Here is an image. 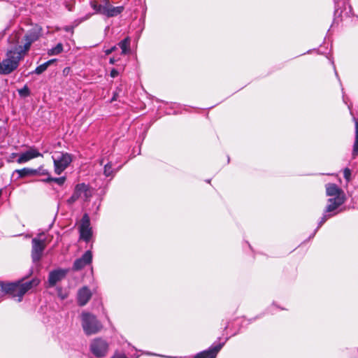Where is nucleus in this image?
Instances as JSON below:
<instances>
[{
  "instance_id": "nucleus-1",
  "label": "nucleus",
  "mask_w": 358,
  "mask_h": 358,
  "mask_svg": "<svg viewBox=\"0 0 358 358\" xmlns=\"http://www.w3.org/2000/svg\"><path fill=\"white\" fill-rule=\"evenodd\" d=\"M39 37L40 31L37 29L28 31L23 36L22 31L13 32L8 39L10 48L6 52V58L0 62V74L8 75L17 69L31 44Z\"/></svg>"
},
{
  "instance_id": "nucleus-2",
  "label": "nucleus",
  "mask_w": 358,
  "mask_h": 358,
  "mask_svg": "<svg viewBox=\"0 0 358 358\" xmlns=\"http://www.w3.org/2000/svg\"><path fill=\"white\" fill-rule=\"evenodd\" d=\"M40 282L37 278L24 282H15L6 283L7 294H10L13 297H18L17 301H21L22 296L31 289L36 287Z\"/></svg>"
},
{
  "instance_id": "nucleus-3",
  "label": "nucleus",
  "mask_w": 358,
  "mask_h": 358,
  "mask_svg": "<svg viewBox=\"0 0 358 358\" xmlns=\"http://www.w3.org/2000/svg\"><path fill=\"white\" fill-rule=\"evenodd\" d=\"M55 173L60 175L72 162L73 155L65 152H55L52 156Z\"/></svg>"
},
{
  "instance_id": "nucleus-4",
  "label": "nucleus",
  "mask_w": 358,
  "mask_h": 358,
  "mask_svg": "<svg viewBox=\"0 0 358 358\" xmlns=\"http://www.w3.org/2000/svg\"><path fill=\"white\" fill-rule=\"evenodd\" d=\"M82 327L87 335L96 334L102 329V324L96 316L89 313H83L81 315Z\"/></svg>"
},
{
  "instance_id": "nucleus-5",
  "label": "nucleus",
  "mask_w": 358,
  "mask_h": 358,
  "mask_svg": "<svg viewBox=\"0 0 358 358\" xmlns=\"http://www.w3.org/2000/svg\"><path fill=\"white\" fill-rule=\"evenodd\" d=\"M92 195V191L88 185L85 183L78 184L74 189L71 196L68 199V203L72 204L78 199L87 201Z\"/></svg>"
},
{
  "instance_id": "nucleus-6",
  "label": "nucleus",
  "mask_w": 358,
  "mask_h": 358,
  "mask_svg": "<svg viewBox=\"0 0 358 358\" xmlns=\"http://www.w3.org/2000/svg\"><path fill=\"white\" fill-rule=\"evenodd\" d=\"M90 350L96 357H103L108 350V343L101 338L94 339L90 343Z\"/></svg>"
},
{
  "instance_id": "nucleus-7",
  "label": "nucleus",
  "mask_w": 358,
  "mask_h": 358,
  "mask_svg": "<svg viewBox=\"0 0 358 358\" xmlns=\"http://www.w3.org/2000/svg\"><path fill=\"white\" fill-rule=\"evenodd\" d=\"M80 238L86 242L90 241L92 236V228L90 227V220L89 215H83L79 226Z\"/></svg>"
},
{
  "instance_id": "nucleus-8",
  "label": "nucleus",
  "mask_w": 358,
  "mask_h": 358,
  "mask_svg": "<svg viewBox=\"0 0 358 358\" xmlns=\"http://www.w3.org/2000/svg\"><path fill=\"white\" fill-rule=\"evenodd\" d=\"M45 248V239L34 238L32 239L31 257L34 262L41 259L42 253Z\"/></svg>"
},
{
  "instance_id": "nucleus-9",
  "label": "nucleus",
  "mask_w": 358,
  "mask_h": 358,
  "mask_svg": "<svg viewBox=\"0 0 358 358\" xmlns=\"http://www.w3.org/2000/svg\"><path fill=\"white\" fill-rule=\"evenodd\" d=\"M43 156V154L39 152L36 148L31 147L26 152L20 154L16 162L18 164H24L32 159Z\"/></svg>"
},
{
  "instance_id": "nucleus-10",
  "label": "nucleus",
  "mask_w": 358,
  "mask_h": 358,
  "mask_svg": "<svg viewBox=\"0 0 358 358\" xmlns=\"http://www.w3.org/2000/svg\"><path fill=\"white\" fill-rule=\"evenodd\" d=\"M345 201L344 196L334 197L328 199V204L324 211L326 213L332 214V216L338 213L337 209Z\"/></svg>"
},
{
  "instance_id": "nucleus-11",
  "label": "nucleus",
  "mask_w": 358,
  "mask_h": 358,
  "mask_svg": "<svg viewBox=\"0 0 358 358\" xmlns=\"http://www.w3.org/2000/svg\"><path fill=\"white\" fill-rule=\"evenodd\" d=\"M92 260V254L90 250L86 251L80 258L75 260L73 269L74 271H79L87 265L91 264Z\"/></svg>"
},
{
  "instance_id": "nucleus-12",
  "label": "nucleus",
  "mask_w": 358,
  "mask_h": 358,
  "mask_svg": "<svg viewBox=\"0 0 358 358\" xmlns=\"http://www.w3.org/2000/svg\"><path fill=\"white\" fill-rule=\"evenodd\" d=\"M223 345L224 343L213 345L207 350L196 354L194 358H215Z\"/></svg>"
},
{
  "instance_id": "nucleus-13",
  "label": "nucleus",
  "mask_w": 358,
  "mask_h": 358,
  "mask_svg": "<svg viewBox=\"0 0 358 358\" xmlns=\"http://www.w3.org/2000/svg\"><path fill=\"white\" fill-rule=\"evenodd\" d=\"M335 4V15L341 16L344 11H346V14L351 12V6L348 4V0H334Z\"/></svg>"
},
{
  "instance_id": "nucleus-14",
  "label": "nucleus",
  "mask_w": 358,
  "mask_h": 358,
  "mask_svg": "<svg viewBox=\"0 0 358 358\" xmlns=\"http://www.w3.org/2000/svg\"><path fill=\"white\" fill-rule=\"evenodd\" d=\"M91 297L92 292L90 289L86 286L83 287L78 292L77 300L78 305L80 306L86 305Z\"/></svg>"
},
{
  "instance_id": "nucleus-15",
  "label": "nucleus",
  "mask_w": 358,
  "mask_h": 358,
  "mask_svg": "<svg viewBox=\"0 0 358 358\" xmlns=\"http://www.w3.org/2000/svg\"><path fill=\"white\" fill-rule=\"evenodd\" d=\"M66 271L57 269L51 271L48 276V282L50 287L55 286L57 282L62 280L66 275Z\"/></svg>"
},
{
  "instance_id": "nucleus-16",
  "label": "nucleus",
  "mask_w": 358,
  "mask_h": 358,
  "mask_svg": "<svg viewBox=\"0 0 358 358\" xmlns=\"http://www.w3.org/2000/svg\"><path fill=\"white\" fill-rule=\"evenodd\" d=\"M327 195L329 196H344L343 192L336 184L328 183L326 185Z\"/></svg>"
},
{
  "instance_id": "nucleus-17",
  "label": "nucleus",
  "mask_w": 358,
  "mask_h": 358,
  "mask_svg": "<svg viewBox=\"0 0 358 358\" xmlns=\"http://www.w3.org/2000/svg\"><path fill=\"white\" fill-rule=\"evenodd\" d=\"M131 39L129 37H126L122 41L118 43V46L122 50V55H127L130 52Z\"/></svg>"
},
{
  "instance_id": "nucleus-18",
  "label": "nucleus",
  "mask_w": 358,
  "mask_h": 358,
  "mask_svg": "<svg viewBox=\"0 0 358 358\" xmlns=\"http://www.w3.org/2000/svg\"><path fill=\"white\" fill-rule=\"evenodd\" d=\"M355 124V138L352 149V158H355L358 155V119L353 118Z\"/></svg>"
},
{
  "instance_id": "nucleus-19",
  "label": "nucleus",
  "mask_w": 358,
  "mask_h": 358,
  "mask_svg": "<svg viewBox=\"0 0 358 358\" xmlns=\"http://www.w3.org/2000/svg\"><path fill=\"white\" fill-rule=\"evenodd\" d=\"M14 173L18 175V178H24L28 176H36V171L33 169L23 168L22 169H17L14 171Z\"/></svg>"
},
{
  "instance_id": "nucleus-20",
  "label": "nucleus",
  "mask_w": 358,
  "mask_h": 358,
  "mask_svg": "<svg viewBox=\"0 0 358 358\" xmlns=\"http://www.w3.org/2000/svg\"><path fill=\"white\" fill-rule=\"evenodd\" d=\"M124 10V7L120 6H111L110 7L108 10H106V14L105 15L108 17H113L117 16Z\"/></svg>"
},
{
  "instance_id": "nucleus-21",
  "label": "nucleus",
  "mask_w": 358,
  "mask_h": 358,
  "mask_svg": "<svg viewBox=\"0 0 358 358\" xmlns=\"http://www.w3.org/2000/svg\"><path fill=\"white\" fill-rule=\"evenodd\" d=\"M55 61H56V59H50V60L47 61L46 62L39 65L38 66H37L35 69V70L31 73H35V74H37V75L41 74L45 71H46L48 67L50 65H51L52 63H54Z\"/></svg>"
},
{
  "instance_id": "nucleus-22",
  "label": "nucleus",
  "mask_w": 358,
  "mask_h": 358,
  "mask_svg": "<svg viewBox=\"0 0 358 358\" xmlns=\"http://www.w3.org/2000/svg\"><path fill=\"white\" fill-rule=\"evenodd\" d=\"M116 171H115L112 168L111 162H108L107 164H106L104 165L103 174H104L105 176H106V177H113Z\"/></svg>"
},
{
  "instance_id": "nucleus-23",
  "label": "nucleus",
  "mask_w": 358,
  "mask_h": 358,
  "mask_svg": "<svg viewBox=\"0 0 358 358\" xmlns=\"http://www.w3.org/2000/svg\"><path fill=\"white\" fill-rule=\"evenodd\" d=\"M63 51V45L61 43L57 44L55 47L48 50V55H57Z\"/></svg>"
},
{
  "instance_id": "nucleus-24",
  "label": "nucleus",
  "mask_w": 358,
  "mask_h": 358,
  "mask_svg": "<svg viewBox=\"0 0 358 358\" xmlns=\"http://www.w3.org/2000/svg\"><path fill=\"white\" fill-rule=\"evenodd\" d=\"M43 181L45 182H55L61 186L65 182L66 177L52 178L51 176H48L46 179H44Z\"/></svg>"
},
{
  "instance_id": "nucleus-25",
  "label": "nucleus",
  "mask_w": 358,
  "mask_h": 358,
  "mask_svg": "<svg viewBox=\"0 0 358 358\" xmlns=\"http://www.w3.org/2000/svg\"><path fill=\"white\" fill-rule=\"evenodd\" d=\"M91 7L94 10V13H99L103 15L102 5L101 2L99 3L96 1H90Z\"/></svg>"
},
{
  "instance_id": "nucleus-26",
  "label": "nucleus",
  "mask_w": 358,
  "mask_h": 358,
  "mask_svg": "<svg viewBox=\"0 0 358 358\" xmlns=\"http://www.w3.org/2000/svg\"><path fill=\"white\" fill-rule=\"evenodd\" d=\"M331 217H332V214H329V213H326V211H324V213H323V215L322 217H321V220H320L319 223H318V226L317 227V229L315 230L314 233H313V236L315 234L316 231L318 230V229L320 227H322V225L328 220Z\"/></svg>"
},
{
  "instance_id": "nucleus-27",
  "label": "nucleus",
  "mask_w": 358,
  "mask_h": 358,
  "mask_svg": "<svg viewBox=\"0 0 358 358\" xmlns=\"http://www.w3.org/2000/svg\"><path fill=\"white\" fill-rule=\"evenodd\" d=\"M17 92L21 97H27L30 95V90L27 85H24L22 88L17 90Z\"/></svg>"
},
{
  "instance_id": "nucleus-28",
  "label": "nucleus",
  "mask_w": 358,
  "mask_h": 358,
  "mask_svg": "<svg viewBox=\"0 0 358 358\" xmlns=\"http://www.w3.org/2000/svg\"><path fill=\"white\" fill-rule=\"evenodd\" d=\"M101 2L102 5L103 15H105L106 14V10H108L110 7L112 6L109 0H101Z\"/></svg>"
},
{
  "instance_id": "nucleus-29",
  "label": "nucleus",
  "mask_w": 358,
  "mask_h": 358,
  "mask_svg": "<svg viewBox=\"0 0 358 358\" xmlns=\"http://www.w3.org/2000/svg\"><path fill=\"white\" fill-rule=\"evenodd\" d=\"M36 171V175L41 176H50L49 172L47 169H45L43 167L41 166L37 169H34Z\"/></svg>"
},
{
  "instance_id": "nucleus-30",
  "label": "nucleus",
  "mask_w": 358,
  "mask_h": 358,
  "mask_svg": "<svg viewBox=\"0 0 358 358\" xmlns=\"http://www.w3.org/2000/svg\"><path fill=\"white\" fill-rule=\"evenodd\" d=\"M7 294L6 283L0 282V297Z\"/></svg>"
},
{
  "instance_id": "nucleus-31",
  "label": "nucleus",
  "mask_w": 358,
  "mask_h": 358,
  "mask_svg": "<svg viewBox=\"0 0 358 358\" xmlns=\"http://www.w3.org/2000/svg\"><path fill=\"white\" fill-rule=\"evenodd\" d=\"M343 176H344V178H345V180L347 181H350V176H351V171L350 169L348 168H345L343 171Z\"/></svg>"
},
{
  "instance_id": "nucleus-32",
  "label": "nucleus",
  "mask_w": 358,
  "mask_h": 358,
  "mask_svg": "<svg viewBox=\"0 0 358 358\" xmlns=\"http://www.w3.org/2000/svg\"><path fill=\"white\" fill-rule=\"evenodd\" d=\"M111 358H128L124 353L115 352Z\"/></svg>"
},
{
  "instance_id": "nucleus-33",
  "label": "nucleus",
  "mask_w": 358,
  "mask_h": 358,
  "mask_svg": "<svg viewBox=\"0 0 358 358\" xmlns=\"http://www.w3.org/2000/svg\"><path fill=\"white\" fill-rule=\"evenodd\" d=\"M116 50H117V47L115 45H114V46L111 47L109 49L105 50L104 52H105L106 55H110L113 52H114Z\"/></svg>"
},
{
  "instance_id": "nucleus-34",
  "label": "nucleus",
  "mask_w": 358,
  "mask_h": 358,
  "mask_svg": "<svg viewBox=\"0 0 358 358\" xmlns=\"http://www.w3.org/2000/svg\"><path fill=\"white\" fill-rule=\"evenodd\" d=\"M119 75V72L117 69H113L111 71H110V76L112 77V78H115L117 77V76Z\"/></svg>"
},
{
  "instance_id": "nucleus-35",
  "label": "nucleus",
  "mask_w": 358,
  "mask_h": 358,
  "mask_svg": "<svg viewBox=\"0 0 358 358\" xmlns=\"http://www.w3.org/2000/svg\"><path fill=\"white\" fill-rule=\"evenodd\" d=\"M91 16H92V14H90V13L87 14L84 17H82L80 20H78V23H80L85 20H88Z\"/></svg>"
},
{
  "instance_id": "nucleus-36",
  "label": "nucleus",
  "mask_w": 358,
  "mask_h": 358,
  "mask_svg": "<svg viewBox=\"0 0 358 358\" xmlns=\"http://www.w3.org/2000/svg\"><path fill=\"white\" fill-rule=\"evenodd\" d=\"M117 61V59H115L114 57H111L109 59V63L110 64H114L115 63V62Z\"/></svg>"
},
{
  "instance_id": "nucleus-37",
  "label": "nucleus",
  "mask_w": 358,
  "mask_h": 358,
  "mask_svg": "<svg viewBox=\"0 0 358 358\" xmlns=\"http://www.w3.org/2000/svg\"><path fill=\"white\" fill-rule=\"evenodd\" d=\"M17 156L19 157V155L17 153H12L10 156V159H13L15 157H16Z\"/></svg>"
},
{
  "instance_id": "nucleus-38",
  "label": "nucleus",
  "mask_w": 358,
  "mask_h": 358,
  "mask_svg": "<svg viewBox=\"0 0 358 358\" xmlns=\"http://www.w3.org/2000/svg\"><path fill=\"white\" fill-rule=\"evenodd\" d=\"M115 100H116V94H115L113 95V98L111 99L110 102H113V101H115Z\"/></svg>"
},
{
  "instance_id": "nucleus-39",
  "label": "nucleus",
  "mask_w": 358,
  "mask_h": 358,
  "mask_svg": "<svg viewBox=\"0 0 358 358\" xmlns=\"http://www.w3.org/2000/svg\"><path fill=\"white\" fill-rule=\"evenodd\" d=\"M48 152H49V150L48 149H45L44 153H48Z\"/></svg>"
},
{
  "instance_id": "nucleus-40",
  "label": "nucleus",
  "mask_w": 358,
  "mask_h": 358,
  "mask_svg": "<svg viewBox=\"0 0 358 358\" xmlns=\"http://www.w3.org/2000/svg\"><path fill=\"white\" fill-rule=\"evenodd\" d=\"M335 74H336V76L338 77V73H337V72H336V71H335Z\"/></svg>"
},
{
  "instance_id": "nucleus-41",
  "label": "nucleus",
  "mask_w": 358,
  "mask_h": 358,
  "mask_svg": "<svg viewBox=\"0 0 358 358\" xmlns=\"http://www.w3.org/2000/svg\"><path fill=\"white\" fill-rule=\"evenodd\" d=\"M2 129V127H0V133L1 132Z\"/></svg>"
},
{
  "instance_id": "nucleus-42",
  "label": "nucleus",
  "mask_w": 358,
  "mask_h": 358,
  "mask_svg": "<svg viewBox=\"0 0 358 358\" xmlns=\"http://www.w3.org/2000/svg\"><path fill=\"white\" fill-rule=\"evenodd\" d=\"M170 358H177V357H170Z\"/></svg>"
}]
</instances>
